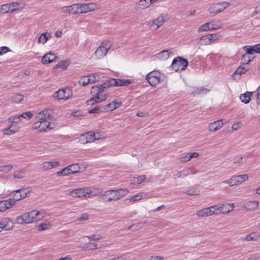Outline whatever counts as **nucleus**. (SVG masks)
<instances>
[{
    "mask_svg": "<svg viewBox=\"0 0 260 260\" xmlns=\"http://www.w3.org/2000/svg\"><path fill=\"white\" fill-rule=\"evenodd\" d=\"M223 119H221L209 123L208 129L209 132H215L220 129L223 125Z\"/></svg>",
    "mask_w": 260,
    "mask_h": 260,
    "instance_id": "18",
    "label": "nucleus"
},
{
    "mask_svg": "<svg viewBox=\"0 0 260 260\" xmlns=\"http://www.w3.org/2000/svg\"><path fill=\"white\" fill-rule=\"evenodd\" d=\"M103 84L100 86H92L91 93H95L96 95L87 101L88 105H93L96 103L105 101L107 98V94L104 92L105 89Z\"/></svg>",
    "mask_w": 260,
    "mask_h": 260,
    "instance_id": "2",
    "label": "nucleus"
},
{
    "mask_svg": "<svg viewBox=\"0 0 260 260\" xmlns=\"http://www.w3.org/2000/svg\"><path fill=\"white\" fill-rule=\"evenodd\" d=\"M230 5L226 2L213 4L209 7V11L210 13L216 14L223 11Z\"/></svg>",
    "mask_w": 260,
    "mask_h": 260,
    "instance_id": "11",
    "label": "nucleus"
},
{
    "mask_svg": "<svg viewBox=\"0 0 260 260\" xmlns=\"http://www.w3.org/2000/svg\"><path fill=\"white\" fill-rule=\"evenodd\" d=\"M112 46V43L110 41H105L102 42L94 52V55L97 59L103 58L107 53Z\"/></svg>",
    "mask_w": 260,
    "mask_h": 260,
    "instance_id": "5",
    "label": "nucleus"
},
{
    "mask_svg": "<svg viewBox=\"0 0 260 260\" xmlns=\"http://www.w3.org/2000/svg\"><path fill=\"white\" fill-rule=\"evenodd\" d=\"M14 226L13 222L9 218H4L0 220V232L3 230L10 231Z\"/></svg>",
    "mask_w": 260,
    "mask_h": 260,
    "instance_id": "17",
    "label": "nucleus"
},
{
    "mask_svg": "<svg viewBox=\"0 0 260 260\" xmlns=\"http://www.w3.org/2000/svg\"><path fill=\"white\" fill-rule=\"evenodd\" d=\"M188 66V61L181 57L175 58L171 64V68L176 72L184 70Z\"/></svg>",
    "mask_w": 260,
    "mask_h": 260,
    "instance_id": "8",
    "label": "nucleus"
},
{
    "mask_svg": "<svg viewBox=\"0 0 260 260\" xmlns=\"http://www.w3.org/2000/svg\"><path fill=\"white\" fill-rule=\"evenodd\" d=\"M219 28H220L219 25L217 24V22L213 20L201 25L199 28L198 31L200 32L204 31L215 30Z\"/></svg>",
    "mask_w": 260,
    "mask_h": 260,
    "instance_id": "16",
    "label": "nucleus"
},
{
    "mask_svg": "<svg viewBox=\"0 0 260 260\" xmlns=\"http://www.w3.org/2000/svg\"><path fill=\"white\" fill-rule=\"evenodd\" d=\"M70 174H72V173H71V172H70V170L69 166L64 168L61 171H58L56 172V174L58 176H67Z\"/></svg>",
    "mask_w": 260,
    "mask_h": 260,
    "instance_id": "45",
    "label": "nucleus"
},
{
    "mask_svg": "<svg viewBox=\"0 0 260 260\" xmlns=\"http://www.w3.org/2000/svg\"><path fill=\"white\" fill-rule=\"evenodd\" d=\"M259 238L260 234L259 233L253 232L247 235L245 237V240L246 241H257L259 239Z\"/></svg>",
    "mask_w": 260,
    "mask_h": 260,
    "instance_id": "34",
    "label": "nucleus"
},
{
    "mask_svg": "<svg viewBox=\"0 0 260 260\" xmlns=\"http://www.w3.org/2000/svg\"><path fill=\"white\" fill-rule=\"evenodd\" d=\"M209 37V41L210 43L214 42L215 41L217 40L219 37V35L218 34H212L208 35Z\"/></svg>",
    "mask_w": 260,
    "mask_h": 260,
    "instance_id": "57",
    "label": "nucleus"
},
{
    "mask_svg": "<svg viewBox=\"0 0 260 260\" xmlns=\"http://www.w3.org/2000/svg\"><path fill=\"white\" fill-rule=\"evenodd\" d=\"M50 112L47 109L42 110L38 113L36 116L37 120L48 121V119L51 116Z\"/></svg>",
    "mask_w": 260,
    "mask_h": 260,
    "instance_id": "22",
    "label": "nucleus"
},
{
    "mask_svg": "<svg viewBox=\"0 0 260 260\" xmlns=\"http://www.w3.org/2000/svg\"><path fill=\"white\" fill-rule=\"evenodd\" d=\"M169 19L167 14H161L157 18L154 19L150 27L154 29H157L162 26Z\"/></svg>",
    "mask_w": 260,
    "mask_h": 260,
    "instance_id": "14",
    "label": "nucleus"
},
{
    "mask_svg": "<svg viewBox=\"0 0 260 260\" xmlns=\"http://www.w3.org/2000/svg\"><path fill=\"white\" fill-rule=\"evenodd\" d=\"M89 81L91 83L96 82L99 81L100 78L98 74H91L89 76H88Z\"/></svg>",
    "mask_w": 260,
    "mask_h": 260,
    "instance_id": "49",
    "label": "nucleus"
},
{
    "mask_svg": "<svg viewBox=\"0 0 260 260\" xmlns=\"http://www.w3.org/2000/svg\"><path fill=\"white\" fill-rule=\"evenodd\" d=\"M50 224L49 222L41 223L38 226L39 231H43L49 229Z\"/></svg>",
    "mask_w": 260,
    "mask_h": 260,
    "instance_id": "55",
    "label": "nucleus"
},
{
    "mask_svg": "<svg viewBox=\"0 0 260 260\" xmlns=\"http://www.w3.org/2000/svg\"><path fill=\"white\" fill-rule=\"evenodd\" d=\"M103 111H104V108H103V106L98 105L94 107L93 108L90 109L88 111V113L90 114L99 113Z\"/></svg>",
    "mask_w": 260,
    "mask_h": 260,
    "instance_id": "42",
    "label": "nucleus"
},
{
    "mask_svg": "<svg viewBox=\"0 0 260 260\" xmlns=\"http://www.w3.org/2000/svg\"><path fill=\"white\" fill-rule=\"evenodd\" d=\"M248 71V69H246L243 66H241L238 67L237 70L235 71L233 74V77L236 78V75H241L245 73Z\"/></svg>",
    "mask_w": 260,
    "mask_h": 260,
    "instance_id": "38",
    "label": "nucleus"
},
{
    "mask_svg": "<svg viewBox=\"0 0 260 260\" xmlns=\"http://www.w3.org/2000/svg\"><path fill=\"white\" fill-rule=\"evenodd\" d=\"M109 260H127V259L125 257V255L121 254L113 258H112Z\"/></svg>",
    "mask_w": 260,
    "mask_h": 260,
    "instance_id": "64",
    "label": "nucleus"
},
{
    "mask_svg": "<svg viewBox=\"0 0 260 260\" xmlns=\"http://www.w3.org/2000/svg\"><path fill=\"white\" fill-rule=\"evenodd\" d=\"M254 57V56H250V55L245 53L243 55L241 60L243 64H248Z\"/></svg>",
    "mask_w": 260,
    "mask_h": 260,
    "instance_id": "43",
    "label": "nucleus"
},
{
    "mask_svg": "<svg viewBox=\"0 0 260 260\" xmlns=\"http://www.w3.org/2000/svg\"><path fill=\"white\" fill-rule=\"evenodd\" d=\"M211 208H212L214 214H226L233 210L234 205L233 203L231 204L214 205L211 206Z\"/></svg>",
    "mask_w": 260,
    "mask_h": 260,
    "instance_id": "7",
    "label": "nucleus"
},
{
    "mask_svg": "<svg viewBox=\"0 0 260 260\" xmlns=\"http://www.w3.org/2000/svg\"><path fill=\"white\" fill-rule=\"evenodd\" d=\"M128 192V189L122 188L108 190L102 194V200L104 202L116 201L126 196Z\"/></svg>",
    "mask_w": 260,
    "mask_h": 260,
    "instance_id": "1",
    "label": "nucleus"
},
{
    "mask_svg": "<svg viewBox=\"0 0 260 260\" xmlns=\"http://www.w3.org/2000/svg\"><path fill=\"white\" fill-rule=\"evenodd\" d=\"M146 80L151 86H155L160 82V73L155 71L150 72L146 77Z\"/></svg>",
    "mask_w": 260,
    "mask_h": 260,
    "instance_id": "10",
    "label": "nucleus"
},
{
    "mask_svg": "<svg viewBox=\"0 0 260 260\" xmlns=\"http://www.w3.org/2000/svg\"><path fill=\"white\" fill-rule=\"evenodd\" d=\"M132 83L130 79H114L110 78L106 80L103 85L105 88H109L111 86H127Z\"/></svg>",
    "mask_w": 260,
    "mask_h": 260,
    "instance_id": "4",
    "label": "nucleus"
},
{
    "mask_svg": "<svg viewBox=\"0 0 260 260\" xmlns=\"http://www.w3.org/2000/svg\"><path fill=\"white\" fill-rule=\"evenodd\" d=\"M9 8L10 10V13H12L14 11L22 10L24 7L23 6L18 2H13L9 4Z\"/></svg>",
    "mask_w": 260,
    "mask_h": 260,
    "instance_id": "29",
    "label": "nucleus"
},
{
    "mask_svg": "<svg viewBox=\"0 0 260 260\" xmlns=\"http://www.w3.org/2000/svg\"><path fill=\"white\" fill-rule=\"evenodd\" d=\"M190 174H194V173L192 172L190 168H186L183 170L182 171H177L175 174V176L178 178L184 177Z\"/></svg>",
    "mask_w": 260,
    "mask_h": 260,
    "instance_id": "32",
    "label": "nucleus"
},
{
    "mask_svg": "<svg viewBox=\"0 0 260 260\" xmlns=\"http://www.w3.org/2000/svg\"><path fill=\"white\" fill-rule=\"evenodd\" d=\"M59 165V161H49L44 162L42 164V169L44 170H48L58 166Z\"/></svg>",
    "mask_w": 260,
    "mask_h": 260,
    "instance_id": "28",
    "label": "nucleus"
},
{
    "mask_svg": "<svg viewBox=\"0 0 260 260\" xmlns=\"http://www.w3.org/2000/svg\"><path fill=\"white\" fill-rule=\"evenodd\" d=\"M150 6L149 0H140L136 6V9H146Z\"/></svg>",
    "mask_w": 260,
    "mask_h": 260,
    "instance_id": "30",
    "label": "nucleus"
},
{
    "mask_svg": "<svg viewBox=\"0 0 260 260\" xmlns=\"http://www.w3.org/2000/svg\"><path fill=\"white\" fill-rule=\"evenodd\" d=\"M26 172L24 170H17L14 172L13 177L15 179H22L25 177Z\"/></svg>",
    "mask_w": 260,
    "mask_h": 260,
    "instance_id": "37",
    "label": "nucleus"
},
{
    "mask_svg": "<svg viewBox=\"0 0 260 260\" xmlns=\"http://www.w3.org/2000/svg\"><path fill=\"white\" fill-rule=\"evenodd\" d=\"M9 126L12 131V133L14 134L18 132L20 128L19 126L17 124L15 123L11 124Z\"/></svg>",
    "mask_w": 260,
    "mask_h": 260,
    "instance_id": "58",
    "label": "nucleus"
},
{
    "mask_svg": "<svg viewBox=\"0 0 260 260\" xmlns=\"http://www.w3.org/2000/svg\"><path fill=\"white\" fill-rule=\"evenodd\" d=\"M24 95L21 94H15L12 97V101L14 103H19L23 100Z\"/></svg>",
    "mask_w": 260,
    "mask_h": 260,
    "instance_id": "46",
    "label": "nucleus"
},
{
    "mask_svg": "<svg viewBox=\"0 0 260 260\" xmlns=\"http://www.w3.org/2000/svg\"><path fill=\"white\" fill-rule=\"evenodd\" d=\"M20 193V194H21L23 199L26 198L28 194H29L30 192L29 191H26V189L25 188H21L18 189Z\"/></svg>",
    "mask_w": 260,
    "mask_h": 260,
    "instance_id": "62",
    "label": "nucleus"
},
{
    "mask_svg": "<svg viewBox=\"0 0 260 260\" xmlns=\"http://www.w3.org/2000/svg\"><path fill=\"white\" fill-rule=\"evenodd\" d=\"M253 93V92L247 91L240 96V99L242 102L245 104H248L251 100Z\"/></svg>",
    "mask_w": 260,
    "mask_h": 260,
    "instance_id": "31",
    "label": "nucleus"
},
{
    "mask_svg": "<svg viewBox=\"0 0 260 260\" xmlns=\"http://www.w3.org/2000/svg\"><path fill=\"white\" fill-rule=\"evenodd\" d=\"M35 129H38L40 132H46L53 128L50 126V122L48 121H38L35 122L32 126Z\"/></svg>",
    "mask_w": 260,
    "mask_h": 260,
    "instance_id": "13",
    "label": "nucleus"
},
{
    "mask_svg": "<svg viewBox=\"0 0 260 260\" xmlns=\"http://www.w3.org/2000/svg\"><path fill=\"white\" fill-rule=\"evenodd\" d=\"M70 172L72 174H75L76 173L80 172V167L79 164H72L69 166Z\"/></svg>",
    "mask_w": 260,
    "mask_h": 260,
    "instance_id": "40",
    "label": "nucleus"
},
{
    "mask_svg": "<svg viewBox=\"0 0 260 260\" xmlns=\"http://www.w3.org/2000/svg\"><path fill=\"white\" fill-rule=\"evenodd\" d=\"M56 58L57 56L54 53L49 52L43 56L42 62L44 64L49 63L54 61Z\"/></svg>",
    "mask_w": 260,
    "mask_h": 260,
    "instance_id": "23",
    "label": "nucleus"
},
{
    "mask_svg": "<svg viewBox=\"0 0 260 260\" xmlns=\"http://www.w3.org/2000/svg\"><path fill=\"white\" fill-rule=\"evenodd\" d=\"M99 138H97L95 136V134L91 132L82 134L79 138V141L81 144H86L88 143H91L95 141V140L99 139Z\"/></svg>",
    "mask_w": 260,
    "mask_h": 260,
    "instance_id": "15",
    "label": "nucleus"
},
{
    "mask_svg": "<svg viewBox=\"0 0 260 260\" xmlns=\"http://www.w3.org/2000/svg\"><path fill=\"white\" fill-rule=\"evenodd\" d=\"M13 167L11 165H6L3 167H0V171L3 172L5 173L9 172L12 169Z\"/></svg>",
    "mask_w": 260,
    "mask_h": 260,
    "instance_id": "56",
    "label": "nucleus"
},
{
    "mask_svg": "<svg viewBox=\"0 0 260 260\" xmlns=\"http://www.w3.org/2000/svg\"><path fill=\"white\" fill-rule=\"evenodd\" d=\"M200 42L202 45H209L211 44L208 35L202 36L200 38Z\"/></svg>",
    "mask_w": 260,
    "mask_h": 260,
    "instance_id": "48",
    "label": "nucleus"
},
{
    "mask_svg": "<svg viewBox=\"0 0 260 260\" xmlns=\"http://www.w3.org/2000/svg\"><path fill=\"white\" fill-rule=\"evenodd\" d=\"M40 212L36 210H32L29 212L23 214L17 218L16 222L19 224L29 223L38 221L41 219L42 217H40Z\"/></svg>",
    "mask_w": 260,
    "mask_h": 260,
    "instance_id": "3",
    "label": "nucleus"
},
{
    "mask_svg": "<svg viewBox=\"0 0 260 260\" xmlns=\"http://www.w3.org/2000/svg\"><path fill=\"white\" fill-rule=\"evenodd\" d=\"M121 105L122 103L121 102H118L115 100L103 107V108H104V111H111L119 107Z\"/></svg>",
    "mask_w": 260,
    "mask_h": 260,
    "instance_id": "24",
    "label": "nucleus"
},
{
    "mask_svg": "<svg viewBox=\"0 0 260 260\" xmlns=\"http://www.w3.org/2000/svg\"><path fill=\"white\" fill-rule=\"evenodd\" d=\"M11 195L13 196V199H12V200H14V201L15 202L16 201L20 200L21 199H22L23 198L20 194V192L19 191L18 189L16 190H14L11 192Z\"/></svg>",
    "mask_w": 260,
    "mask_h": 260,
    "instance_id": "41",
    "label": "nucleus"
},
{
    "mask_svg": "<svg viewBox=\"0 0 260 260\" xmlns=\"http://www.w3.org/2000/svg\"><path fill=\"white\" fill-rule=\"evenodd\" d=\"M189 156V153H184L182 154V156L180 158V159L182 162H187L190 160Z\"/></svg>",
    "mask_w": 260,
    "mask_h": 260,
    "instance_id": "59",
    "label": "nucleus"
},
{
    "mask_svg": "<svg viewBox=\"0 0 260 260\" xmlns=\"http://www.w3.org/2000/svg\"><path fill=\"white\" fill-rule=\"evenodd\" d=\"M87 188H79L73 190L70 194L74 198H87Z\"/></svg>",
    "mask_w": 260,
    "mask_h": 260,
    "instance_id": "19",
    "label": "nucleus"
},
{
    "mask_svg": "<svg viewBox=\"0 0 260 260\" xmlns=\"http://www.w3.org/2000/svg\"><path fill=\"white\" fill-rule=\"evenodd\" d=\"M71 10V14L76 15L78 14H81L80 11H81V4L77 3L74 4L70 5Z\"/></svg>",
    "mask_w": 260,
    "mask_h": 260,
    "instance_id": "33",
    "label": "nucleus"
},
{
    "mask_svg": "<svg viewBox=\"0 0 260 260\" xmlns=\"http://www.w3.org/2000/svg\"><path fill=\"white\" fill-rule=\"evenodd\" d=\"M80 85L82 86H85L89 83H90V81L88 76H85L81 79V80L79 82Z\"/></svg>",
    "mask_w": 260,
    "mask_h": 260,
    "instance_id": "54",
    "label": "nucleus"
},
{
    "mask_svg": "<svg viewBox=\"0 0 260 260\" xmlns=\"http://www.w3.org/2000/svg\"><path fill=\"white\" fill-rule=\"evenodd\" d=\"M171 53L170 50H165L157 54V57L161 60H166L169 57Z\"/></svg>",
    "mask_w": 260,
    "mask_h": 260,
    "instance_id": "35",
    "label": "nucleus"
},
{
    "mask_svg": "<svg viewBox=\"0 0 260 260\" xmlns=\"http://www.w3.org/2000/svg\"><path fill=\"white\" fill-rule=\"evenodd\" d=\"M196 215L200 218L204 217H207V215H206V211L205 208L198 211L196 212Z\"/></svg>",
    "mask_w": 260,
    "mask_h": 260,
    "instance_id": "53",
    "label": "nucleus"
},
{
    "mask_svg": "<svg viewBox=\"0 0 260 260\" xmlns=\"http://www.w3.org/2000/svg\"><path fill=\"white\" fill-rule=\"evenodd\" d=\"M50 37L51 35L49 33L47 32H44L38 38V42L39 43L44 44Z\"/></svg>",
    "mask_w": 260,
    "mask_h": 260,
    "instance_id": "36",
    "label": "nucleus"
},
{
    "mask_svg": "<svg viewBox=\"0 0 260 260\" xmlns=\"http://www.w3.org/2000/svg\"><path fill=\"white\" fill-rule=\"evenodd\" d=\"M81 11H80V13H87L101 9L100 5L96 3L81 4Z\"/></svg>",
    "mask_w": 260,
    "mask_h": 260,
    "instance_id": "12",
    "label": "nucleus"
},
{
    "mask_svg": "<svg viewBox=\"0 0 260 260\" xmlns=\"http://www.w3.org/2000/svg\"><path fill=\"white\" fill-rule=\"evenodd\" d=\"M59 11L61 14H71L70 6L61 7L59 8Z\"/></svg>",
    "mask_w": 260,
    "mask_h": 260,
    "instance_id": "47",
    "label": "nucleus"
},
{
    "mask_svg": "<svg viewBox=\"0 0 260 260\" xmlns=\"http://www.w3.org/2000/svg\"><path fill=\"white\" fill-rule=\"evenodd\" d=\"M186 193L189 196H197L199 194V191L198 190L191 189L187 190Z\"/></svg>",
    "mask_w": 260,
    "mask_h": 260,
    "instance_id": "60",
    "label": "nucleus"
},
{
    "mask_svg": "<svg viewBox=\"0 0 260 260\" xmlns=\"http://www.w3.org/2000/svg\"><path fill=\"white\" fill-rule=\"evenodd\" d=\"M98 245L94 243H88L85 244L83 247L84 250H95L98 249Z\"/></svg>",
    "mask_w": 260,
    "mask_h": 260,
    "instance_id": "39",
    "label": "nucleus"
},
{
    "mask_svg": "<svg viewBox=\"0 0 260 260\" xmlns=\"http://www.w3.org/2000/svg\"><path fill=\"white\" fill-rule=\"evenodd\" d=\"M73 95V92L70 88L66 87L59 89L53 94V97L58 100H66L71 98Z\"/></svg>",
    "mask_w": 260,
    "mask_h": 260,
    "instance_id": "9",
    "label": "nucleus"
},
{
    "mask_svg": "<svg viewBox=\"0 0 260 260\" xmlns=\"http://www.w3.org/2000/svg\"><path fill=\"white\" fill-rule=\"evenodd\" d=\"M259 202L256 201H249L244 204V207L247 210L253 211L256 210L258 207Z\"/></svg>",
    "mask_w": 260,
    "mask_h": 260,
    "instance_id": "25",
    "label": "nucleus"
},
{
    "mask_svg": "<svg viewBox=\"0 0 260 260\" xmlns=\"http://www.w3.org/2000/svg\"><path fill=\"white\" fill-rule=\"evenodd\" d=\"M15 205V202L12 199L0 201V212L5 211Z\"/></svg>",
    "mask_w": 260,
    "mask_h": 260,
    "instance_id": "20",
    "label": "nucleus"
},
{
    "mask_svg": "<svg viewBox=\"0 0 260 260\" xmlns=\"http://www.w3.org/2000/svg\"><path fill=\"white\" fill-rule=\"evenodd\" d=\"M146 179V177L145 175H141L136 177H134L131 179V184L134 186H137L143 182Z\"/></svg>",
    "mask_w": 260,
    "mask_h": 260,
    "instance_id": "27",
    "label": "nucleus"
},
{
    "mask_svg": "<svg viewBox=\"0 0 260 260\" xmlns=\"http://www.w3.org/2000/svg\"><path fill=\"white\" fill-rule=\"evenodd\" d=\"M255 96L256 98V103L260 104V86H259L255 91Z\"/></svg>",
    "mask_w": 260,
    "mask_h": 260,
    "instance_id": "63",
    "label": "nucleus"
},
{
    "mask_svg": "<svg viewBox=\"0 0 260 260\" xmlns=\"http://www.w3.org/2000/svg\"><path fill=\"white\" fill-rule=\"evenodd\" d=\"M69 63L67 61H59L56 65L57 68H61L62 70H66L68 68Z\"/></svg>",
    "mask_w": 260,
    "mask_h": 260,
    "instance_id": "52",
    "label": "nucleus"
},
{
    "mask_svg": "<svg viewBox=\"0 0 260 260\" xmlns=\"http://www.w3.org/2000/svg\"><path fill=\"white\" fill-rule=\"evenodd\" d=\"M32 116H33V114L30 112H24L20 115V116L21 117V118L23 117L24 118H26V117H27V118L28 119L31 118L32 117Z\"/></svg>",
    "mask_w": 260,
    "mask_h": 260,
    "instance_id": "61",
    "label": "nucleus"
},
{
    "mask_svg": "<svg viewBox=\"0 0 260 260\" xmlns=\"http://www.w3.org/2000/svg\"><path fill=\"white\" fill-rule=\"evenodd\" d=\"M248 179L247 174L233 175L230 179L222 181L221 184L225 183L230 186H238Z\"/></svg>",
    "mask_w": 260,
    "mask_h": 260,
    "instance_id": "6",
    "label": "nucleus"
},
{
    "mask_svg": "<svg viewBox=\"0 0 260 260\" xmlns=\"http://www.w3.org/2000/svg\"><path fill=\"white\" fill-rule=\"evenodd\" d=\"M0 12L3 14L10 13L9 4L2 5L0 9Z\"/></svg>",
    "mask_w": 260,
    "mask_h": 260,
    "instance_id": "50",
    "label": "nucleus"
},
{
    "mask_svg": "<svg viewBox=\"0 0 260 260\" xmlns=\"http://www.w3.org/2000/svg\"><path fill=\"white\" fill-rule=\"evenodd\" d=\"M87 198L93 197L99 195L102 196L103 190L100 188L93 187H87Z\"/></svg>",
    "mask_w": 260,
    "mask_h": 260,
    "instance_id": "21",
    "label": "nucleus"
},
{
    "mask_svg": "<svg viewBox=\"0 0 260 260\" xmlns=\"http://www.w3.org/2000/svg\"><path fill=\"white\" fill-rule=\"evenodd\" d=\"M20 119L21 117L20 116V115H19L10 117L8 118V120L10 122L16 124L17 123L19 122L20 121Z\"/></svg>",
    "mask_w": 260,
    "mask_h": 260,
    "instance_id": "51",
    "label": "nucleus"
},
{
    "mask_svg": "<svg viewBox=\"0 0 260 260\" xmlns=\"http://www.w3.org/2000/svg\"><path fill=\"white\" fill-rule=\"evenodd\" d=\"M148 196V193L144 192H140L132 197H131L129 199V201L131 202H135L139 201L142 199L146 198Z\"/></svg>",
    "mask_w": 260,
    "mask_h": 260,
    "instance_id": "26",
    "label": "nucleus"
},
{
    "mask_svg": "<svg viewBox=\"0 0 260 260\" xmlns=\"http://www.w3.org/2000/svg\"><path fill=\"white\" fill-rule=\"evenodd\" d=\"M244 48L246 49L245 53L250 55V56H253L254 53H256L255 45L253 46H246Z\"/></svg>",
    "mask_w": 260,
    "mask_h": 260,
    "instance_id": "44",
    "label": "nucleus"
}]
</instances>
